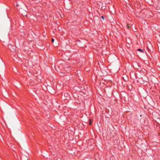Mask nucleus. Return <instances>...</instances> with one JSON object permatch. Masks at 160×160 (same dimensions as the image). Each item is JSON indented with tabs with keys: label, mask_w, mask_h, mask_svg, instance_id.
I'll list each match as a JSON object with an SVG mask.
<instances>
[{
	"label": "nucleus",
	"mask_w": 160,
	"mask_h": 160,
	"mask_svg": "<svg viewBox=\"0 0 160 160\" xmlns=\"http://www.w3.org/2000/svg\"><path fill=\"white\" fill-rule=\"evenodd\" d=\"M101 18H102L103 20H104V18L103 16H101Z\"/></svg>",
	"instance_id": "obj_5"
},
{
	"label": "nucleus",
	"mask_w": 160,
	"mask_h": 160,
	"mask_svg": "<svg viewBox=\"0 0 160 160\" xmlns=\"http://www.w3.org/2000/svg\"><path fill=\"white\" fill-rule=\"evenodd\" d=\"M92 120L91 119H90L89 120V124L91 125H92Z\"/></svg>",
	"instance_id": "obj_2"
},
{
	"label": "nucleus",
	"mask_w": 160,
	"mask_h": 160,
	"mask_svg": "<svg viewBox=\"0 0 160 160\" xmlns=\"http://www.w3.org/2000/svg\"><path fill=\"white\" fill-rule=\"evenodd\" d=\"M137 50L138 51H139L141 52L142 53H144V51L142 50V49H141L140 48L138 49H137Z\"/></svg>",
	"instance_id": "obj_1"
},
{
	"label": "nucleus",
	"mask_w": 160,
	"mask_h": 160,
	"mask_svg": "<svg viewBox=\"0 0 160 160\" xmlns=\"http://www.w3.org/2000/svg\"><path fill=\"white\" fill-rule=\"evenodd\" d=\"M127 27L128 28H131V26H130V25L129 24H128L127 25Z\"/></svg>",
	"instance_id": "obj_3"
},
{
	"label": "nucleus",
	"mask_w": 160,
	"mask_h": 160,
	"mask_svg": "<svg viewBox=\"0 0 160 160\" xmlns=\"http://www.w3.org/2000/svg\"><path fill=\"white\" fill-rule=\"evenodd\" d=\"M54 41V39L53 38H52V43H53Z\"/></svg>",
	"instance_id": "obj_4"
},
{
	"label": "nucleus",
	"mask_w": 160,
	"mask_h": 160,
	"mask_svg": "<svg viewBox=\"0 0 160 160\" xmlns=\"http://www.w3.org/2000/svg\"><path fill=\"white\" fill-rule=\"evenodd\" d=\"M125 81H128V78H126V79H124Z\"/></svg>",
	"instance_id": "obj_6"
}]
</instances>
